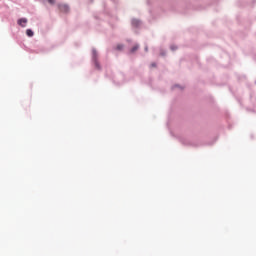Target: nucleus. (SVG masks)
I'll return each mask as SVG.
<instances>
[{
  "mask_svg": "<svg viewBox=\"0 0 256 256\" xmlns=\"http://www.w3.org/2000/svg\"><path fill=\"white\" fill-rule=\"evenodd\" d=\"M171 49L174 51V49H176V48L172 46Z\"/></svg>",
  "mask_w": 256,
  "mask_h": 256,
  "instance_id": "obj_11",
  "label": "nucleus"
},
{
  "mask_svg": "<svg viewBox=\"0 0 256 256\" xmlns=\"http://www.w3.org/2000/svg\"><path fill=\"white\" fill-rule=\"evenodd\" d=\"M48 3H50V5H55V0H48Z\"/></svg>",
  "mask_w": 256,
  "mask_h": 256,
  "instance_id": "obj_8",
  "label": "nucleus"
},
{
  "mask_svg": "<svg viewBox=\"0 0 256 256\" xmlns=\"http://www.w3.org/2000/svg\"><path fill=\"white\" fill-rule=\"evenodd\" d=\"M117 51H123V44H118L116 46Z\"/></svg>",
  "mask_w": 256,
  "mask_h": 256,
  "instance_id": "obj_5",
  "label": "nucleus"
},
{
  "mask_svg": "<svg viewBox=\"0 0 256 256\" xmlns=\"http://www.w3.org/2000/svg\"><path fill=\"white\" fill-rule=\"evenodd\" d=\"M151 67H157V64L152 63V64H151Z\"/></svg>",
  "mask_w": 256,
  "mask_h": 256,
  "instance_id": "obj_10",
  "label": "nucleus"
},
{
  "mask_svg": "<svg viewBox=\"0 0 256 256\" xmlns=\"http://www.w3.org/2000/svg\"><path fill=\"white\" fill-rule=\"evenodd\" d=\"M27 18H20L17 23L20 27H27Z\"/></svg>",
  "mask_w": 256,
  "mask_h": 256,
  "instance_id": "obj_1",
  "label": "nucleus"
},
{
  "mask_svg": "<svg viewBox=\"0 0 256 256\" xmlns=\"http://www.w3.org/2000/svg\"><path fill=\"white\" fill-rule=\"evenodd\" d=\"M137 49H139V45H135V46L131 49V53H135V51H137Z\"/></svg>",
  "mask_w": 256,
  "mask_h": 256,
  "instance_id": "obj_6",
  "label": "nucleus"
},
{
  "mask_svg": "<svg viewBox=\"0 0 256 256\" xmlns=\"http://www.w3.org/2000/svg\"><path fill=\"white\" fill-rule=\"evenodd\" d=\"M59 9H60V11H62V13H68L69 12V6H67L66 4H60Z\"/></svg>",
  "mask_w": 256,
  "mask_h": 256,
  "instance_id": "obj_2",
  "label": "nucleus"
},
{
  "mask_svg": "<svg viewBox=\"0 0 256 256\" xmlns=\"http://www.w3.org/2000/svg\"><path fill=\"white\" fill-rule=\"evenodd\" d=\"M26 35H27L28 37H33V35H34L33 30L27 29V30H26Z\"/></svg>",
  "mask_w": 256,
  "mask_h": 256,
  "instance_id": "obj_4",
  "label": "nucleus"
},
{
  "mask_svg": "<svg viewBox=\"0 0 256 256\" xmlns=\"http://www.w3.org/2000/svg\"><path fill=\"white\" fill-rule=\"evenodd\" d=\"M93 55H94V57H96L97 56V51H93Z\"/></svg>",
  "mask_w": 256,
  "mask_h": 256,
  "instance_id": "obj_9",
  "label": "nucleus"
},
{
  "mask_svg": "<svg viewBox=\"0 0 256 256\" xmlns=\"http://www.w3.org/2000/svg\"><path fill=\"white\" fill-rule=\"evenodd\" d=\"M132 25L134 27H139V25H141V22L139 20H137V19H134V20H132Z\"/></svg>",
  "mask_w": 256,
  "mask_h": 256,
  "instance_id": "obj_3",
  "label": "nucleus"
},
{
  "mask_svg": "<svg viewBox=\"0 0 256 256\" xmlns=\"http://www.w3.org/2000/svg\"><path fill=\"white\" fill-rule=\"evenodd\" d=\"M95 67L96 69H101V66H99V62H97L96 60H95Z\"/></svg>",
  "mask_w": 256,
  "mask_h": 256,
  "instance_id": "obj_7",
  "label": "nucleus"
}]
</instances>
